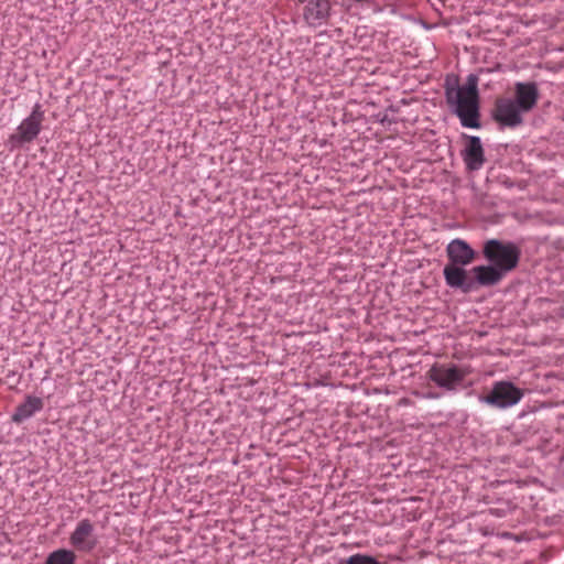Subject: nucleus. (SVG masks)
<instances>
[{
    "label": "nucleus",
    "instance_id": "1",
    "mask_svg": "<svg viewBox=\"0 0 564 564\" xmlns=\"http://www.w3.org/2000/svg\"><path fill=\"white\" fill-rule=\"evenodd\" d=\"M540 94L536 83L514 84V99L498 98L495 102L494 119L500 124L514 128L523 122L522 113L530 112L538 104Z\"/></svg>",
    "mask_w": 564,
    "mask_h": 564
},
{
    "label": "nucleus",
    "instance_id": "2",
    "mask_svg": "<svg viewBox=\"0 0 564 564\" xmlns=\"http://www.w3.org/2000/svg\"><path fill=\"white\" fill-rule=\"evenodd\" d=\"M485 259L505 273L517 268L520 260V249L512 242L490 239L484 243Z\"/></svg>",
    "mask_w": 564,
    "mask_h": 564
},
{
    "label": "nucleus",
    "instance_id": "3",
    "mask_svg": "<svg viewBox=\"0 0 564 564\" xmlns=\"http://www.w3.org/2000/svg\"><path fill=\"white\" fill-rule=\"evenodd\" d=\"M456 115L466 128H479V96L476 83L458 88L456 94Z\"/></svg>",
    "mask_w": 564,
    "mask_h": 564
},
{
    "label": "nucleus",
    "instance_id": "4",
    "mask_svg": "<svg viewBox=\"0 0 564 564\" xmlns=\"http://www.w3.org/2000/svg\"><path fill=\"white\" fill-rule=\"evenodd\" d=\"M523 390L509 381H497L491 391L480 400L497 409H507L518 404L523 398Z\"/></svg>",
    "mask_w": 564,
    "mask_h": 564
},
{
    "label": "nucleus",
    "instance_id": "5",
    "mask_svg": "<svg viewBox=\"0 0 564 564\" xmlns=\"http://www.w3.org/2000/svg\"><path fill=\"white\" fill-rule=\"evenodd\" d=\"M44 121V111L40 104H35L32 112L20 123L17 133L12 134L10 140L19 144L33 141L42 130Z\"/></svg>",
    "mask_w": 564,
    "mask_h": 564
},
{
    "label": "nucleus",
    "instance_id": "6",
    "mask_svg": "<svg viewBox=\"0 0 564 564\" xmlns=\"http://www.w3.org/2000/svg\"><path fill=\"white\" fill-rule=\"evenodd\" d=\"M466 376L467 371L455 365L436 364L429 370V378L438 387L447 390H454Z\"/></svg>",
    "mask_w": 564,
    "mask_h": 564
},
{
    "label": "nucleus",
    "instance_id": "7",
    "mask_svg": "<svg viewBox=\"0 0 564 564\" xmlns=\"http://www.w3.org/2000/svg\"><path fill=\"white\" fill-rule=\"evenodd\" d=\"M70 545L78 552L89 553L97 543L98 539L95 534V527L88 519L80 520L69 536Z\"/></svg>",
    "mask_w": 564,
    "mask_h": 564
},
{
    "label": "nucleus",
    "instance_id": "8",
    "mask_svg": "<svg viewBox=\"0 0 564 564\" xmlns=\"http://www.w3.org/2000/svg\"><path fill=\"white\" fill-rule=\"evenodd\" d=\"M446 284L453 289H459L465 293L475 290V280L470 276V271L464 269V265L446 264L443 270Z\"/></svg>",
    "mask_w": 564,
    "mask_h": 564
},
{
    "label": "nucleus",
    "instance_id": "9",
    "mask_svg": "<svg viewBox=\"0 0 564 564\" xmlns=\"http://www.w3.org/2000/svg\"><path fill=\"white\" fill-rule=\"evenodd\" d=\"M446 253L449 260L448 264L465 267L470 264L476 258V252L462 239L451 241L446 248Z\"/></svg>",
    "mask_w": 564,
    "mask_h": 564
},
{
    "label": "nucleus",
    "instance_id": "10",
    "mask_svg": "<svg viewBox=\"0 0 564 564\" xmlns=\"http://www.w3.org/2000/svg\"><path fill=\"white\" fill-rule=\"evenodd\" d=\"M328 0H311L304 8V19L312 26L324 24L329 15Z\"/></svg>",
    "mask_w": 564,
    "mask_h": 564
},
{
    "label": "nucleus",
    "instance_id": "11",
    "mask_svg": "<svg viewBox=\"0 0 564 564\" xmlns=\"http://www.w3.org/2000/svg\"><path fill=\"white\" fill-rule=\"evenodd\" d=\"M464 162L469 170H479L484 162V149L478 137H467V145L463 153Z\"/></svg>",
    "mask_w": 564,
    "mask_h": 564
},
{
    "label": "nucleus",
    "instance_id": "12",
    "mask_svg": "<svg viewBox=\"0 0 564 564\" xmlns=\"http://www.w3.org/2000/svg\"><path fill=\"white\" fill-rule=\"evenodd\" d=\"M470 272L474 274L475 286H492L498 284L505 276V272L495 265H477Z\"/></svg>",
    "mask_w": 564,
    "mask_h": 564
},
{
    "label": "nucleus",
    "instance_id": "13",
    "mask_svg": "<svg viewBox=\"0 0 564 564\" xmlns=\"http://www.w3.org/2000/svg\"><path fill=\"white\" fill-rule=\"evenodd\" d=\"M43 406L44 403L41 398L28 395L25 401L17 408L12 415V421L15 423H22L36 412L41 411Z\"/></svg>",
    "mask_w": 564,
    "mask_h": 564
},
{
    "label": "nucleus",
    "instance_id": "14",
    "mask_svg": "<svg viewBox=\"0 0 564 564\" xmlns=\"http://www.w3.org/2000/svg\"><path fill=\"white\" fill-rule=\"evenodd\" d=\"M76 555L73 551L61 549L51 553L46 564H75Z\"/></svg>",
    "mask_w": 564,
    "mask_h": 564
},
{
    "label": "nucleus",
    "instance_id": "15",
    "mask_svg": "<svg viewBox=\"0 0 564 564\" xmlns=\"http://www.w3.org/2000/svg\"><path fill=\"white\" fill-rule=\"evenodd\" d=\"M345 564H380L375 557L364 554H355L348 557Z\"/></svg>",
    "mask_w": 564,
    "mask_h": 564
},
{
    "label": "nucleus",
    "instance_id": "16",
    "mask_svg": "<svg viewBox=\"0 0 564 564\" xmlns=\"http://www.w3.org/2000/svg\"><path fill=\"white\" fill-rule=\"evenodd\" d=\"M356 2H368L369 0H355Z\"/></svg>",
    "mask_w": 564,
    "mask_h": 564
},
{
    "label": "nucleus",
    "instance_id": "17",
    "mask_svg": "<svg viewBox=\"0 0 564 564\" xmlns=\"http://www.w3.org/2000/svg\"><path fill=\"white\" fill-rule=\"evenodd\" d=\"M2 382V379L0 378V383Z\"/></svg>",
    "mask_w": 564,
    "mask_h": 564
}]
</instances>
